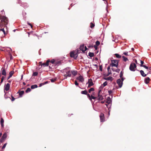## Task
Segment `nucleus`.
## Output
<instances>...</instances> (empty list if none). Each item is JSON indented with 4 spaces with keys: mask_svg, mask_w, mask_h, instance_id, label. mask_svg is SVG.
Here are the masks:
<instances>
[{
    "mask_svg": "<svg viewBox=\"0 0 151 151\" xmlns=\"http://www.w3.org/2000/svg\"><path fill=\"white\" fill-rule=\"evenodd\" d=\"M127 53H128V52H124L123 53V54L125 55H128Z\"/></svg>",
    "mask_w": 151,
    "mask_h": 151,
    "instance_id": "57",
    "label": "nucleus"
},
{
    "mask_svg": "<svg viewBox=\"0 0 151 151\" xmlns=\"http://www.w3.org/2000/svg\"><path fill=\"white\" fill-rule=\"evenodd\" d=\"M8 23V18L5 16L0 14V27H6Z\"/></svg>",
    "mask_w": 151,
    "mask_h": 151,
    "instance_id": "1",
    "label": "nucleus"
},
{
    "mask_svg": "<svg viewBox=\"0 0 151 151\" xmlns=\"http://www.w3.org/2000/svg\"><path fill=\"white\" fill-rule=\"evenodd\" d=\"M110 69V68L109 66L108 67V68H107V70H108V71H109V70H109Z\"/></svg>",
    "mask_w": 151,
    "mask_h": 151,
    "instance_id": "58",
    "label": "nucleus"
},
{
    "mask_svg": "<svg viewBox=\"0 0 151 151\" xmlns=\"http://www.w3.org/2000/svg\"><path fill=\"white\" fill-rule=\"evenodd\" d=\"M140 63H141V64L140 65V66L141 67H143L146 69H148V67L146 66V65H143V64L144 63V62L143 61L141 60L140 61Z\"/></svg>",
    "mask_w": 151,
    "mask_h": 151,
    "instance_id": "14",
    "label": "nucleus"
},
{
    "mask_svg": "<svg viewBox=\"0 0 151 151\" xmlns=\"http://www.w3.org/2000/svg\"><path fill=\"white\" fill-rule=\"evenodd\" d=\"M27 33H28V37H29V34H29V32H27Z\"/></svg>",
    "mask_w": 151,
    "mask_h": 151,
    "instance_id": "64",
    "label": "nucleus"
},
{
    "mask_svg": "<svg viewBox=\"0 0 151 151\" xmlns=\"http://www.w3.org/2000/svg\"><path fill=\"white\" fill-rule=\"evenodd\" d=\"M107 81H105L103 84V85H104V86H106V85H107Z\"/></svg>",
    "mask_w": 151,
    "mask_h": 151,
    "instance_id": "41",
    "label": "nucleus"
},
{
    "mask_svg": "<svg viewBox=\"0 0 151 151\" xmlns=\"http://www.w3.org/2000/svg\"><path fill=\"white\" fill-rule=\"evenodd\" d=\"M122 58H123V60L125 62H126L128 60V58L125 57L124 56H122Z\"/></svg>",
    "mask_w": 151,
    "mask_h": 151,
    "instance_id": "28",
    "label": "nucleus"
},
{
    "mask_svg": "<svg viewBox=\"0 0 151 151\" xmlns=\"http://www.w3.org/2000/svg\"><path fill=\"white\" fill-rule=\"evenodd\" d=\"M4 120L3 118H1V121H0V123H1V126L2 127H3L4 126Z\"/></svg>",
    "mask_w": 151,
    "mask_h": 151,
    "instance_id": "22",
    "label": "nucleus"
},
{
    "mask_svg": "<svg viewBox=\"0 0 151 151\" xmlns=\"http://www.w3.org/2000/svg\"><path fill=\"white\" fill-rule=\"evenodd\" d=\"M101 90H100L98 93V96L97 97L98 99L99 100H102L103 99V97L101 95H100V92Z\"/></svg>",
    "mask_w": 151,
    "mask_h": 151,
    "instance_id": "12",
    "label": "nucleus"
},
{
    "mask_svg": "<svg viewBox=\"0 0 151 151\" xmlns=\"http://www.w3.org/2000/svg\"><path fill=\"white\" fill-rule=\"evenodd\" d=\"M104 114H101L100 115V118L101 122H103L104 121Z\"/></svg>",
    "mask_w": 151,
    "mask_h": 151,
    "instance_id": "13",
    "label": "nucleus"
},
{
    "mask_svg": "<svg viewBox=\"0 0 151 151\" xmlns=\"http://www.w3.org/2000/svg\"><path fill=\"white\" fill-rule=\"evenodd\" d=\"M5 77L4 76H3L2 77V78H1V81L0 82V84H1L3 81L4 80V78H5Z\"/></svg>",
    "mask_w": 151,
    "mask_h": 151,
    "instance_id": "36",
    "label": "nucleus"
},
{
    "mask_svg": "<svg viewBox=\"0 0 151 151\" xmlns=\"http://www.w3.org/2000/svg\"><path fill=\"white\" fill-rule=\"evenodd\" d=\"M99 70L101 71H102V66L101 65L99 66Z\"/></svg>",
    "mask_w": 151,
    "mask_h": 151,
    "instance_id": "50",
    "label": "nucleus"
},
{
    "mask_svg": "<svg viewBox=\"0 0 151 151\" xmlns=\"http://www.w3.org/2000/svg\"><path fill=\"white\" fill-rule=\"evenodd\" d=\"M84 48V52L85 51H86L88 49V48L86 47V46H85Z\"/></svg>",
    "mask_w": 151,
    "mask_h": 151,
    "instance_id": "51",
    "label": "nucleus"
},
{
    "mask_svg": "<svg viewBox=\"0 0 151 151\" xmlns=\"http://www.w3.org/2000/svg\"><path fill=\"white\" fill-rule=\"evenodd\" d=\"M94 90V88H90L89 90H88V92L89 93H90L91 91H93Z\"/></svg>",
    "mask_w": 151,
    "mask_h": 151,
    "instance_id": "32",
    "label": "nucleus"
},
{
    "mask_svg": "<svg viewBox=\"0 0 151 151\" xmlns=\"http://www.w3.org/2000/svg\"><path fill=\"white\" fill-rule=\"evenodd\" d=\"M114 55L117 58H119L121 57V55H119L118 54L116 53V54H114Z\"/></svg>",
    "mask_w": 151,
    "mask_h": 151,
    "instance_id": "29",
    "label": "nucleus"
},
{
    "mask_svg": "<svg viewBox=\"0 0 151 151\" xmlns=\"http://www.w3.org/2000/svg\"><path fill=\"white\" fill-rule=\"evenodd\" d=\"M150 79L149 77H147L145 79V83L148 84L149 83Z\"/></svg>",
    "mask_w": 151,
    "mask_h": 151,
    "instance_id": "18",
    "label": "nucleus"
},
{
    "mask_svg": "<svg viewBox=\"0 0 151 151\" xmlns=\"http://www.w3.org/2000/svg\"><path fill=\"white\" fill-rule=\"evenodd\" d=\"M27 23L29 25H30L31 24L29 22H27Z\"/></svg>",
    "mask_w": 151,
    "mask_h": 151,
    "instance_id": "62",
    "label": "nucleus"
},
{
    "mask_svg": "<svg viewBox=\"0 0 151 151\" xmlns=\"http://www.w3.org/2000/svg\"><path fill=\"white\" fill-rule=\"evenodd\" d=\"M95 26V25L92 22H91L90 23V27L92 28Z\"/></svg>",
    "mask_w": 151,
    "mask_h": 151,
    "instance_id": "34",
    "label": "nucleus"
},
{
    "mask_svg": "<svg viewBox=\"0 0 151 151\" xmlns=\"http://www.w3.org/2000/svg\"><path fill=\"white\" fill-rule=\"evenodd\" d=\"M124 80V78H122L121 79H119L116 81V83L118 85L119 88H121L123 84V82Z\"/></svg>",
    "mask_w": 151,
    "mask_h": 151,
    "instance_id": "4",
    "label": "nucleus"
},
{
    "mask_svg": "<svg viewBox=\"0 0 151 151\" xmlns=\"http://www.w3.org/2000/svg\"><path fill=\"white\" fill-rule=\"evenodd\" d=\"M56 80V78H52L50 79V81L52 82H54Z\"/></svg>",
    "mask_w": 151,
    "mask_h": 151,
    "instance_id": "39",
    "label": "nucleus"
},
{
    "mask_svg": "<svg viewBox=\"0 0 151 151\" xmlns=\"http://www.w3.org/2000/svg\"><path fill=\"white\" fill-rule=\"evenodd\" d=\"M147 69L149 71V72H150V70H151V67H150L149 68H148V69Z\"/></svg>",
    "mask_w": 151,
    "mask_h": 151,
    "instance_id": "54",
    "label": "nucleus"
},
{
    "mask_svg": "<svg viewBox=\"0 0 151 151\" xmlns=\"http://www.w3.org/2000/svg\"><path fill=\"white\" fill-rule=\"evenodd\" d=\"M7 134L6 133H5L3 134L2 137L0 139V142H3L6 139L7 137Z\"/></svg>",
    "mask_w": 151,
    "mask_h": 151,
    "instance_id": "7",
    "label": "nucleus"
},
{
    "mask_svg": "<svg viewBox=\"0 0 151 151\" xmlns=\"http://www.w3.org/2000/svg\"><path fill=\"white\" fill-rule=\"evenodd\" d=\"M1 27V29H0V30L4 32V34H5V31L4 30V28H2L3 27Z\"/></svg>",
    "mask_w": 151,
    "mask_h": 151,
    "instance_id": "37",
    "label": "nucleus"
},
{
    "mask_svg": "<svg viewBox=\"0 0 151 151\" xmlns=\"http://www.w3.org/2000/svg\"><path fill=\"white\" fill-rule=\"evenodd\" d=\"M14 71H11V72H10L9 73V75L10 76H12L13 75V74H14Z\"/></svg>",
    "mask_w": 151,
    "mask_h": 151,
    "instance_id": "33",
    "label": "nucleus"
},
{
    "mask_svg": "<svg viewBox=\"0 0 151 151\" xmlns=\"http://www.w3.org/2000/svg\"><path fill=\"white\" fill-rule=\"evenodd\" d=\"M96 98V97H94L92 95L91 96V98L92 99H95Z\"/></svg>",
    "mask_w": 151,
    "mask_h": 151,
    "instance_id": "46",
    "label": "nucleus"
},
{
    "mask_svg": "<svg viewBox=\"0 0 151 151\" xmlns=\"http://www.w3.org/2000/svg\"><path fill=\"white\" fill-rule=\"evenodd\" d=\"M64 76H65V77L64 78V79H66L67 78V77L68 76H67V74L65 75Z\"/></svg>",
    "mask_w": 151,
    "mask_h": 151,
    "instance_id": "55",
    "label": "nucleus"
},
{
    "mask_svg": "<svg viewBox=\"0 0 151 151\" xmlns=\"http://www.w3.org/2000/svg\"><path fill=\"white\" fill-rule=\"evenodd\" d=\"M17 93H19V96L20 97H22L24 93V91H19Z\"/></svg>",
    "mask_w": 151,
    "mask_h": 151,
    "instance_id": "17",
    "label": "nucleus"
},
{
    "mask_svg": "<svg viewBox=\"0 0 151 151\" xmlns=\"http://www.w3.org/2000/svg\"><path fill=\"white\" fill-rule=\"evenodd\" d=\"M11 77V76H10L9 75V76L8 77L7 79V80H8Z\"/></svg>",
    "mask_w": 151,
    "mask_h": 151,
    "instance_id": "61",
    "label": "nucleus"
},
{
    "mask_svg": "<svg viewBox=\"0 0 151 151\" xmlns=\"http://www.w3.org/2000/svg\"><path fill=\"white\" fill-rule=\"evenodd\" d=\"M111 72L110 70H109V71H108V74L107 75V76H108L110 74H111Z\"/></svg>",
    "mask_w": 151,
    "mask_h": 151,
    "instance_id": "43",
    "label": "nucleus"
},
{
    "mask_svg": "<svg viewBox=\"0 0 151 151\" xmlns=\"http://www.w3.org/2000/svg\"><path fill=\"white\" fill-rule=\"evenodd\" d=\"M111 98L109 97H108L106 100V103H107L108 105H109L111 104Z\"/></svg>",
    "mask_w": 151,
    "mask_h": 151,
    "instance_id": "15",
    "label": "nucleus"
},
{
    "mask_svg": "<svg viewBox=\"0 0 151 151\" xmlns=\"http://www.w3.org/2000/svg\"><path fill=\"white\" fill-rule=\"evenodd\" d=\"M55 60L54 59H52V60H51L50 61V62L51 63H53L55 62Z\"/></svg>",
    "mask_w": 151,
    "mask_h": 151,
    "instance_id": "44",
    "label": "nucleus"
},
{
    "mask_svg": "<svg viewBox=\"0 0 151 151\" xmlns=\"http://www.w3.org/2000/svg\"><path fill=\"white\" fill-rule=\"evenodd\" d=\"M88 55L91 57L92 58L93 57L94 55V53L93 52H89L88 53Z\"/></svg>",
    "mask_w": 151,
    "mask_h": 151,
    "instance_id": "26",
    "label": "nucleus"
},
{
    "mask_svg": "<svg viewBox=\"0 0 151 151\" xmlns=\"http://www.w3.org/2000/svg\"><path fill=\"white\" fill-rule=\"evenodd\" d=\"M10 84L9 83H7L4 87V90L6 91H8L9 90L10 88Z\"/></svg>",
    "mask_w": 151,
    "mask_h": 151,
    "instance_id": "10",
    "label": "nucleus"
},
{
    "mask_svg": "<svg viewBox=\"0 0 151 151\" xmlns=\"http://www.w3.org/2000/svg\"><path fill=\"white\" fill-rule=\"evenodd\" d=\"M104 79L107 81L110 80L112 81V78L111 77H109L107 78H105Z\"/></svg>",
    "mask_w": 151,
    "mask_h": 151,
    "instance_id": "21",
    "label": "nucleus"
},
{
    "mask_svg": "<svg viewBox=\"0 0 151 151\" xmlns=\"http://www.w3.org/2000/svg\"><path fill=\"white\" fill-rule=\"evenodd\" d=\"M123 72L122 71H121L120 74V77L121 78H123L122 76H123Z\"/></svg>",
    "mask_w": 151,
    "mask_h": 151,
    "instance_id": "31",
    "label": "nucleus"
},
{
    "mask_svg": "<svg viewBox=\"0 0 151 151\" xmlns=\"http://www.w3.org/2000/svg\"><path fill=\"white\" fill-rule=\"evenodd\" d=\"M21 5L24 7H27V4L26 3H22L21 4Z\"/></svg>",
    "mask_w": 151,
    "mask_h": 151,
    "instance_id": "24",
    "label": "nucleus"
},
{
    "mask_svg": "<svg viewBox=\"0 0 151 151\" xmlns=\"http://www.w3.org/2000/svg\"><path fill=\"white\" fill-rule=\"evenodd\" d=\"M50 62V60H47L46 62L45 63H42V62H40L39 63L40 65H41V66H43L44 67L47 66L49 65V63Z\"/></svg>",
    "mask_w": 151,
    "mask_h": 151,
    "instance_id": "6",
    "label": "nucleus"
},
{
    "mask_svg": "<svg viewBox=\"0 0 151 151\" xmlns=\"http://www.w3.org/2000/svg\"><path fill=\"white\" fill-rule=\"evenodd\" d=\"M6 144H7L6 143L4 144V145L2 146V149H4L6 145Z\"/></svg>",
    "mask_w": 151,
    "mask_h": 151,
    "instance_id": "42",
    "label": "nucleus"
},
{
    "mask_svg": "<svg viewBox=\"0 0 151 151\" xmlns=\"http://www.w3.org/2000/svg\"><path fill=\"white\" fill-rule=\"evenodd\" d=\"M67 76L69 77H70L71 76V72L70 71H68L66 72Z\"/></svg>",
    "mask_w": 151,
    "mask_h": 151,
    "instance_id": "20",
    "label": "nucleus"
},
{
    "mask_svg": "<svg viewBox=\"0 0 151 151\" xmlns=\"http://www.w3.org/2000/svg\"><path fill=\"white\" fill-rule=\"evenodd\" d=\"M111 64H110V65L112 67L115 66L117 68L119 61V60H111Z\"/></svg>",
    "mask_w": 151,
    "mask_h": 151,
    "instance_id": "2",
    "label": "nucleus"
},
{
    "mask_svg": "<svg viewBox=\"0 0 151 151\" xmlns=\"http://www.w3.org/2000/svg\"><path fill=\"white\" fill-rule=\"evenodd\" d=\"M77 71H72L71 74H72L73 76H75L77 75Z\"/></svg>",
    "mask_w": 151,
    "mask_h": 151,
    "instance_id": "23",
    "label": "nucleus"
},
{
    "mask_svg": "<svg viewBox=\"0 0 151 151\" xmlns=\"http://www.w3.org/2000/svg\"><path fill=\"white\" fill-rule=\"evenodd\" d=\"M108 93H109V94L110 95L112 93V91L111 90H109L108 91Z\"/></svg>",
    "mask_w": 151,
    "mask_h": 151,
    "instance_id": "49",
    "label": "nucleus"
},
{
    "mask_svg": "<svg viewBox=\"0 0 151 151\" xmlns=\"http://www.w3.org/2000/svg\"><path fill=\"white\" fill-rule=\"evenodd\" d=\"M38 73L37 72H35L33 73L32 74V76H36L38 75Z\"/></svg>",
    "mask_w": 151,
    "mask_h": 151,
    "instance_id": "30",
    "label": "nucleus"
},
{
    "mask_svg": "<svg viewBox=\"0 0 151 151\" xmlns=\"http://www.w3.org/2000/svg\"><path fill=\"white\" fill-rule=\"evenodd\" d=\"M12 99H11V100L12 101H14L15 99V98L14 97H13L12 96Z\"/></svg>",
    "mask_w": 151,
    "mask_h": 151,
    "instance_id": "47",
    "label": "nucleus"
},
{
    "mask_svg": "<svg viewBox=\"0 0 151 151\" xmlns=\"http://www.w3.org/2000/svg\"><path fill=\"white\" fill-rule=\"evenodd\" d=\"M111 70L112 71H115V70L114 68H111Z\"/></svg>",
    "mask_w": 151,
    "mask_h": 151,
    "instance_id": "59",
    "label": "nucleus"
},
{
    "mask_svg": "<svg viewBox=\"0 0 151 151\" xmlns=\"http://www.w3.org/2000/svg\"><path fill=\"white\" fill-rule=\"evenodd\" d=\"M140 73H141V74L143 77H145L147 76V75L148 74V73H147V74H145V73H144V72L142 70H141L140 71Z\"/></svg>",
    "mask_w": 151,
    "mask_h": 151,
    "instance_id": "16",
    "label": "nucleus"
},
{
    "mask_svg": "<svg viewBox=\"0 0 151 151\" xmlns=\"http://www.w3.org/2000/svg\"><path fill=\"white\" fill-rule=\"evenodd\" d=\"M1 74L5 76L6 75V73L5 69L4 68H2L1 70Z\"/></svg>",
    "mask_w": 151,
    "mask_h": 151,
    "instance_id": "11",
    "label": "nucleus"
},
{
    "mask_svg": "<svg viewBox=\"0 0 151 151\" xmlns=\"http://www.w3.org/2000/svg\"><path fill=\"white\" fill-rule=\"evenodd\" d=\"M93 45H89V46H88V47H93Z\"/></svg>",
    "mask_w": 151,
    "mask_h": 151,
    "instance_id": "56",
    "label": "nucleus"
},
{
    "mask_svg": "<svg viewBox=\"0 0 151 151\" xmlns=\"http://www.w3.org/2000/svg\"><path fill=\"white\" fill-rule=\"evenodd\" d=\"M97 46H97L96 45H95L94 46V48L96 50L97 49Z\"/></svg>",
    "mask_w": 151,
    "mask_h": 151,
    "instance_id": "53",
    "label": "nucleus"
},
{
    "mask_svg": "<svg viewBox=\"0 0 151 151\" xmlns=\"http://www.w3.org/2000/svg\"><path fill=\"white\" fill-rule=\"evenodd\" d=\"M100 44V42L99 41H97L96 42V45L98 46Z\"/></svg>",
    "mask_w": 151,
    "mask_h": 151,
    "instance_id": "38",
    "label": "nucleus"
},
{
    "mask_svg": "<svg viewBox=\"0 0 151 151\" xmlns=\"http://www.w3.org/2000/svg\"><path fill=\"white\" fill-rule=\"evenodd\" d=\"M84 45H82L80 46L79 49L80 50H81L83 52H84Z\"/></svg>",
    "mask_w": 151,
    "mask_h": 151,
    "instance_id": "19",
    "label": "nucleus"
},
{
    "mask_svg": "<svg viewBox=\"0 0 151 151\" xmlns=\"http://www.w3.org/2000/svg\"><path fill=\"white\" fill-rule=\"evenodd\" d=\"M75 84L76 86H78V83H77L76 81L75 82Z\"/></svg>",
    "mask_w": 151,
    "mask_h": 151,
    "instance_id": "48",
    "label": "nucleus"
},
{
    "mask_svg": "<svg viewBox=\"0 0 151 151\" xmlns=\"http://www.w3.org/2000/svg\"><path fill=\"white\" fill-rule=\"evenodd\" d=\"M86 95H87V96L89 98V99L90 100H91V96H90V94H89L87 93V94Z\"/></svg>",
    "mask_w": 151,
    "mask_h": 151,
    "instance_id": "40",
    "label": "nucleus"
},
{
    "mask_svg": "<svg viewBox=\"0 0 151 151\" xmlns=\"http://www.w3.org/2000/svg\"><path fill=\"white\" fill-rule=\"evenodd\" d=\"M44 85V84H43V83H40V84H39V87H41V86H42V85Z\"/></svg>",
    "mask_w": 151,
    "mask_h": 151,
    "instance_id": "52",
    "label": "nucleus"
},
{
    "mask_svg": "<svg viewBox=\"0 0 151 151\" xmlns=\"http://www.w3.org/2000/svg\"><path fill=\"white\" fill-rule=\"evenodd\" d=\"M76 79L81 82H83L84 81V79L83 77L81 75L80 76L78 77H77Z\"/></svg>",
    "mask_w": 151,
    "mask_h": 151,
    "instance_id": "9",
    "label": "nucleus"
},
{
    "mask_svg": "<svg viewBox=\"0 0 151 151\" xmlns=\"http://www.w3.org/2000/svg\"><path fill=\"white\" fill-rule=\"evenodd\" d=\"M136 65L135 63H132L129 66V70L131 71H134L135 70L134 69L136 68Z\"/></svg>",
    "mask_w": 151,
    "mask_h": 151,
    "instance_id": "5",
    "label": "nucleus"
},
{
    "mask_svg": "<svg viewBox=\"0 0 151 151\" xmlns=\"http://www.w3.org/2000/svg\"><path fill=\"white\" fill-rule=\"evenodd\" d=\"M87 83L88 84V88H90L94 84L92 80L91 79H90L88 80V82L86 84H87Z\"/></svg>",
    "mask_w": 151,
    "mask_h": 151,
    "instance_id": "8",
    "label": "nucleus"
},
{
    "mask_svg": "<svg viewBox=\"0 0 151 151\" xmlns=\"http://www.w3.org/2000/svg\"><path fill=\"white\" fill-rule=\"evenodd\" d=\"M120 70V69H116L115 70V71L119 73V72Z\"/></svg>",
    "mask_w": 151,
    "mask_h": 151,
    "instance_id": "45",
    "label": "nucleus"
},
{
    "mask_svg": "<svg viewBox=\"0 0 151 151\" xmlns=\"http://www.w3.org/2000/svg\"><path fill=\"white\" fill-rule=\"evenodd\" d=\"M47 83H48V82L47 81L45 82L44 83H43L44 85H45V84Z\"/></svg>",
    "mask_w": 151,
    "mask_h": 151,
    "instance_id": "60",
    "label": "nucleus"
},
{
    "mask_svg": "<svg viewBox=\"0 0 151 151\" xmlns=\"http://www.w3.org/2000/svg\"><path fill=\"white\" fill-rule=\"evenodd\" d=\"M31 91V89L29 88H28L26 91H25V92L26 93H28V92H30Z\"/></svg>",
    "mask_w": 151,
    "mask_h": 151,
    "instance_id": "35",
    "label": "nucleus"
},
{
    "mask_svg": "<svg viewBox=\"0 0 151 151\" xmlns=\"http://www.w3.org/2000/svg\"><path fill=\"white\" fill-rule=\"evenodd\" d=\"M81 93L82 94L86 95L87 94V91L86 90L82 91Z\"/></svg>",
    "mask_w": 151,
    "mask_h": 151,
    "instance_id": "27",
    "label": "nucleus"
},
{
    "mask_svg": "<svg viewBox=\"0 0 151 151\" xmlns=\"http://www.w3.org/2000/svg\"><path fill=\"white\" fill-rule=\"evenodd\" d=\"M131 50H132V51H134V49L133 48H132V49H131Z\"/></svg>",
    "mask_w": 151,
    "mask_h": 151,
    "instance_id": "63",
    "label": "nucleus"
},
{
    "mask_svg": "<svg viewBox=\"0 0 151 151\" xmlns=\"http://www.w3.org/2000/svg\"><path fill=\"white\" fill-rule=\"evenodd\" d=\"M70 55L71 58H73L74 59L76 60L78 56V54L77 52L72 51L70 52Z\"/></svg>",
    "mask_w": 151,
    "mask_h": 151,
    "instance_id": "3",
    "label": "nucleus"
},
{
    "mask_svg": "<svg viewBox=\"0 0 151 151\" xmlns=\"http://www.w3.org/2000/svg\"><path fill=\"white\" fill-rule=\"evenodd\" d=\"M38 87L37 85L35 84L31 86V88L32 89H33L35 88H37Z\"/></svg>",
    "mask_w": 151,
    "mask_h": 151,
    "instance_id": "25",
    "label": "nucleus"
}]
</instances>
